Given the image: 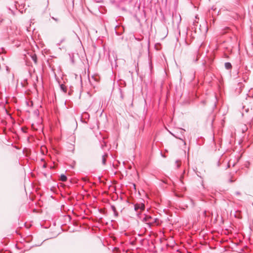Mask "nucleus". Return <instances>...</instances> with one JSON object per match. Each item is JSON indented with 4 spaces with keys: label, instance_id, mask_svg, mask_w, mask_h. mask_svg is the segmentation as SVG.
Returning a JSON list of instances; mask_svg holds the SVG:
<instances>
[{
    "label": "nucleus",
    "instance_id": "obj_4",
    "mask_svg": "<svg viewBox=\"0 0 253 253\" xmlns=\"http://www.w3.org/2000/svg\"><path fill=\"white\" fill-rule=\"evenodd\" d=\"M111 209L113 211L114 215L115 216H118V212L117 211V210H116V208L115 206H114V205H111Z\"/></svg>",
    "mask_w": 253,
    "mask_h": 253
},
{
    "label": "nucleus",
    "instance_id": "obj_17",
    "mask_svg": "<svg viewBox=\"0 0 253 253\" xmlns=\"http://www.w3.org/2000/svg\"><path fill=\"white\" fill-rule=\"evenodd\" d=\"M197 17H198V16H197V15H196V16H195V18H196V19H197Z\"/></svg>",
    "mask_w": 253,
    "mask_h": 253
},
{
    "label": "nucleus",
    "instance_id": "obj_11",
    "mask_svg": "<svg viewBox=\"0 0 253 253\" xmlns=\"http://www.w3.org/2000/svg\"><path fill=\"white\" fill-rule=\"evenodd\" d=\"M64 41H65V39H63L62 40H61L60 41V42H58V43H57V45H60V44H61V43H62Z\"/></svg>",
    "mask_w": 253,
    "mask_h": 253
},
{
    "label": "nucleus",
    "instance_id": "obj_14",
    "mask_svg": "<svg viewBox=\"0 0 253 253\" xmlns=\"http://www.w3.org/2000/svg\"><path fill=\"white\" fill-rule=\"evenodd\" d=\"M43 167L44 168H45L46 167V165L45 164H44L43 165Z\"/></svg>",
    "mask_w": 253,
    "mask_h": 253
},
{
    "label": "nucleus",
    "instance_id": "obj_5",
    "mask_svg": "<svg viewBox=\"0 0 253 253\" xmlns=\"http://www.w3.org/2000/svg\"><path fill=\"white\" fill-rule=\"evenodd\" d=\"M225 68L229 70L232 68V65L230 62H226L225 63Z\"/></svg>",
    "mask_w": 253,
    "mask_h": 253
},
{
    "label": "nucleus",
    "instance_id": "obj_13",
    "mask_svg": "<svg viewBox=\"0 0 253 253\" xmlns=\"http://www.w3.org/2000/svg\"><path fill=\"white\" fill-rule=\"evenodd\" d=\"M52 18L53 20H54L55 21H58L57 19H56V18H54V17H52Z\"/></svg>",
    "mask_w": 253,
    "mask_h": 253
},
{
    "label": "nucleus",
    "instance_id": "obj_12",
    "mask_svg": "<svg viewBox=\"0 0 253 253\" xmlns=\"http://www.w3.org/2000/svg\"><path fill=\"white\" fill-rule=\"evenodd\" d=\"M235 194L237 195H240L241 194L239 192H236L235 193Z\"/></svg>",
    "mask_w": 253,
    "mask_h": 253
},
{
    "label": "nucleus",
    "instance_id": "obj_15",
    "mask_svg": "<svg viewBox=\"0 0 253 253\" xmlns=\"http://www.w3.org/2000/svg\"><path fill=\"white\" fill-rule=\"evenodd\" d=\"M17 4H18V2L17 1H15V6H17Z\"/></svg>",
    "mask_w": 253,
    "mask_h": 253
},
{
    "label": "nucleus",
    "instance_id": "obj_9",
    "mask_svg": "<svg viewBox=\"0 0 253 253\" xmlns=\"http://www.w3.org/2000/svg\"><path fill=\"white\" fill-rule=\"evenodd\" d=\"M175 165H176V168H179V167L180 166V162L178 160L176 161L175 162Z\"/></svg>",
    "mask_w": 253,
    "mask_h": 253
},
{
    "label": "nucleus",
    "instance_id": "obj_6",
    "mask_svg": "<svg viewBox=\"0 0 253 253\" xmlns=\"http://www.w3.org/2000/svg\"><path fill=\"white\" fill-rule=\"evenodd\" d=\"M67 176L64 174H61L60 175V180L63 182H65L67 180Z\"/></svg>",
    "mask_w": 253,
    "mask_h": 253
},
{
    "label": "nucleus",
    "instance_id": "obj_7",
    "mask_svg": "<svg viewBox=\"0 0 253 253\" xmlns=\"http://www.w3.org/2000/svg\"><path fill=\"white\" fill-rule=\"evenodd\" d=\"M31 56L33 61L34 62L35 64H36L37 63V57L36 55L35 54H33Z\"/></svg>",
    "mask_w": 253,
    "mask_h": 253
},
{
    "label": "nucleus",
    "instance_id": "obj_3",
    "mask_svg": "<svg viewBox=\"0 0 253 253\" xmlns=\"http://www.w3.org/2000/svg\"><path fill=\"white\" fill-rule=\"evenodd\" d=\"M108 157V154L107 153H105L102 156L101 158L102 164L103 165L106 164V158Z\"/></svg>",
    "mask_w": 253,
    "mask_h": 253
},
{
    "label": "nucleus",
    "instance_id": "obj_16",
    "mask_svg": "<svg viewBox=\"0 0 253 253\" xmlns=\"http://www.w3.org/2000/svg\"><path fill=\"white\" fill-rule=\"evenodd\" d=\"M202 103H203V104H205V101H203L202 102Z\"/></svg>",
    "mask_w": 253,
    "mask_h": 253
},
{
    "label": "nucleus",
    "instance_id": "obj_2",
    "mask_svg": "<svg viewBox=\"0 0 253 253\" xmlns=\"http://www.w3.org/2000/svg\"><path fill=\"white\" fill-rule=\"evenodd\" d=\"M134 210L137 212H140L144 210L145 205L142 203H137L134 205Z\"/></svg>",
    "mask_w": 253,
    "mask_h": 253
},
{
    "label": "nucleus",
    "instance_id": "obj_1",
    "mask_svg": "<svg viewBox=\"0 0 253 253\" xmlns=\"http://www.w3.org/2000/svg\"><path fill=\"white\" fill-rule=\"evenodd\" d=\"M145 216L143 218V221L146 222L148 225H152L157 223L158 219L149 215L144 214Z\"/></svg>",
    "mask_w": 253,
    "mask_h": 253
},
{
    "label": "nucleus",
    "instance_id": "obj_10",
    "mask_svg": "<svg viewBox=\"0 0 253 253\" xmlns=\"http://www.w3.org/2000/svg\"><path fill=\"white\" fill-rule=\"evenodd\" d=\"M60 88L64 92H66V87L64 86L63 84L61 85Z\"/></svg>",
    "mask_w": 253,
    "mask_h": 253
},
{
    "label": "nucleus",
    "instance_id": "obj_8",
    "mask_svg": "<svg viewBox=\"0 0 253 253\" xmlns=\"http://www.w3.org/2000/svg\"><path fill=\"white\" fill-rule=\"evenodd\" d=\"M106 146V142L104 140L101 142V147L103 150H104V147Z\"/></svg>",
    "mask_w": 253,
    "mask_h": 253
}]
</instances>
